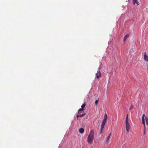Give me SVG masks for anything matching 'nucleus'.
<instances>
[{"label": "nucleus", "instance_id": "nucleus-16", "mask_svg": "<svg viewBox=\"0 0 148 148\" xmlns=\"http://www.w3.org/2000/svg\"><path fill=\"white\" fill-rule=\"evenodd\" d=\"M86 114L84 113L83 114H80L79 115V117H82L85 115Z\"/></svg>", "mask_w": 148, "mask_h": 148}, {"label": "nucleus", "instance_id": "nucleus-11", "mask_svg": "<svg viewBox=\"0 0 148 148\" xmlns=\"http://www.w3.org/2000/svg\"><path fill=\"white\" fill-rule=\"evenodd\" d=\"M107 120V118L104 117L102 123H106V122Z\"/></svg>", "mask_w": 148, "mask_h": 148}, {"label": "nucleus", "instance_id": "nucleus-5", "mask_svg": "<svg viewBox=\"0 0 148 148\" xmlns=\"http://www.w3.org/2000/svg\"><path fill=\"white\" fill-rule=\"evenodd\" d=\"M133 4L134 5L136 4L138 5H139V3L137 1V0H133Z\"/></svg>", "mask_w": 148, "mask_h": 148}, {"label": "nucleus", "instance_id": "nucleus-13", "mask_svg": "<svg viewBox=\"0 0 148 148\" xmlns=\"http://www.w3.org/2000/svg\"><path fill=\"white\" fill-rule=\"evenodd\" d=\"M84 110V109H82V108H80L79 109V110H78V113L79 114H80V112L81 111H82V110Z\"/></svg>", "mask_w": 148, "mask_h": 148}, {"label": "nucleus", "instance_id": "nucleus-20", "mask_svg": "<svg viewBox=\"0 0 148 148\" xmlns=\"http://www.w3.org/2000/svg\"><path fill=\"white\" fill-rule=\"evenodd\" d=\"M103 130H102L101 129L100 131V134H101L102 133Z\"/></svg>", "mask_w": 148, "mask_h": 148}, {"label": "nucleus", "instance_id": "nucleus-8", "mask_svg": "<svg viewBox=\"0 0 148 148\" xmlns=\"http://www.w3.org/2000/svg\"><path fill=\"white\" fill-rule=\"evenodd\" d=\"M79 132L81 134L83 133L84 132V129L82 128H80L79 130Z\"/></svg>", "mask_w": 148, "mask_h": 148}, {"label": "nucleus", "instance_id": "nucleus-12", "mask_svg": "<svg viewBox=\"0 0 148 148\" xmlns=\"http://www.w3.org/2000/svg\"><path fill=\"white\" fill-rule=\"evenodd\" d=\"M146 127H145V125H144V135L145 134V130Z\"/></svg>", "mask_w": 148, "mask_h": 148}, {"label": "nucleus", "instance_id": "nucleus-17", "mask_svg": "<svg viewBox=\"0 0 148 148\" xmlns=\"http://www.w3.org/2000/svg\"><path fill=\"white\" fill-rule=\"evenodd\" d=\"M133 109V106L132 105L130 107V108L129 109V110H131L132 109Z\"/></svg>", "mask_w": 148, "mask_h": 148}, {"label": "nucleus", "instance_id": "nucleus-3", "mask_svg": "<svg viewBox=\"0 0 148 148\" xmlns=\"http://www.w3.org/2000/svg\"><path fill=\"white\" fill-rule=\"evenodd\" d=\"M148 118L145 116V114H143V115L142 117V123L143 125H145V121H146V120Z\"/></svg>", "mask_w": 148, "mask_h": 148}, {"label": "nucleus", "instance_id": "nucleus-6", "mask_svg": "<svg viewBox=\"0 0 148 148\" xmlns=\"http://www.w3.org/2000/svg\"><path fill=\"white\" fill-rule=\"evenodd\" d=\"M111 133L108 136V137H107V140H106L107 142L108 143L109 142V139L110 138V137H111Z\"/></svg>", "mask_w": 148, "mask_h": 148}, {"label": "nucleus", "instance_id": "nucleus-22", "mask_svg": "<svg viewBox=\"0 0 148 148\" xmlns=\"http://www.w3.org/2000/svg\"><path fill=\"white\" fill-rule=\"evenodd\" d=\"M109 36H110V37H111L112 35H111V34H110V35H109Z\"/></svg>", "mask_w": 148, "mask_h": 148}, {"label": "nucleus", "instance_id": "nucleus-15", "mask_svg": "<svg viewBox=\"0 0 148 148\" xmlns=\"http://www.w3.org/2000/svg\"><path fill=\"white\" fill-rule=\"evenodd\" d=\"M98 101H99V99H97L95 101V105L97 106V104H98Z\"/></svg>", "mask_w": 148, "mask_h": 148}, {"label": "nucleus", "instance_id": "nucleus-9", "mask_svg": "<svg viewBox=\"0 0 148 148\" xmlns=\"http://www.w3.org/2000/svg\"><path fill=\"white\" fill-rule=\"evenodd\" d=\"M105 123H102L101 125V129L103 130Z\"/></svg>", "mask_w": 148, "mask_h": 148}, {"label": "nucleus", "instance_id": "nucleus-4", "mask_svg": "<svg viewBox=\"0 0 148 148\" xmlns=\"http://www.w3.org/2000/svg\"><path fill=\"white\" fill-rule=\"evenodd\" d=\"M144 59L145 61L148 62V56L146 55L145 52L144 55Z\"/></svg>", "mask_w": 148, "mask_h": 148}, {"label": "nucleus", "instance_id": "nucleus-19", "mask_svg": "<svg viewBox=\"0 0 148 148\" xmlns=\"http://www.w3.org/2000/svg\"><path fill=\"white\" fill-rule=\"evenodd\" d=\"M107 115L106 114H105L104 116V117L106 118H107Z\"/></svg>", "mask_w": 148, "mask_h": 148}, {"label": "nucleus", "instance_id": "nucleus-21", "mask_svg": "<svg viewBox=\"0 0 148 148\" xmlns=\"http://www.w3.org/2000/svg\"><path fill=\"white\" fill-rule=\"evenodd\" d=\"M77 118H78V117H79V115L77 114Z\"/></svg>", "mask_w": 148, "mask_h": 148}, {"label": "nucleus", "instance_id": "nucleus-2", "mask_svg": "<svg viewBox=\"0 0 148 148\" xmlns=\"http://www.w3.org/2000/svg\"><path fill=\"white\" fill-rule=\"evenodd\" d=\"M125 127L126 131L128 132H129V130L130 128V123L128 120V115L127 114L126 121H125Z\"/></svg>", "mask_w": 148, "mask_h": 148}, {"label": "nucleus", "instance_id": "nucleus-10", "mask_svg": "<svg viewBox=\"0 0 148 148\" xmlns=\"http://www.w3.org/2000/svg\"><path fill=\"white\" fill-rule=\"evenodd\" d=\"M129 36V34H127L124 37V41H125L126 39L127 38H128Z\"/></svg>", "mask_w": 148, "mask_h": 148}, {"label": "nucleus", "instance_id": "nucleus-18", "mask_svg": "<svg viewBox=\"0 0 148 148\" xmlns=\"http://www.w3.org/2000/svg\"><path fill=\"white\" fill-rule=\"evenodd\" d=\"M146 124L148 125V118L146 120Z\"/></svg>", "mask_w": 148, "mask_h": 148}, {"label": "nucleus", "instance_id": "nucleus-1", "mask_svg": "<svg viewBox=\"0 0 148 148\" xmlns=\"http://www.w3.org/2000/svg\"><path fill=\"white\" fill-rule=\"evenodd\" d=\"M94 131L93 130H92L90 131V133L87 137V141L88 143H92L94 139Z\"/></svg>", "mask_w": 148, "mask_h": 148}, {"label": "nucleus", "instance_id": "nucleus-7", "mask_svg": "<svg viewBox=\"0 0 148 148\" xmlns=\"http://www.w3.org/2000/svg\"><path fill=\"white\" fill-rule=\"evenodd\" d=\"M96 77L97 78H98L99 77L101 76V73L99 71V72L96 73Z\"/></svg>", "mask_w": 148, "mask_h": 148}, {"label": "nucleus", "instance_id": "nucleus-14", "mask_svg": "<svg viewBox=\"0 0 148 148\" xmlns=\"http://www.w3.org/2000/svg\"><path fill=\"white\" fill-rule=\"evenodd\" d=\"M86 104L85 103H84V104L82 105L81 106V108L84 109V108L85 107Z\"/></svg>", "mask_w": 148, "mask_h": 148}]
</instances>
